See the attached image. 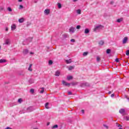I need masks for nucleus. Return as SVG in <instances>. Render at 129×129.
<instances>
[{
    "label": "nucleus",
    "mask_w": 129,
    "mask_h": 129,
    "mask_svg": "<svg viewBox=\"0 0 129 129\" xmlns=\"http://www.w3.org/2000/svg\"><path fill=\"white\" fill-rule=\"evenodd\" d=\"M66 62L67 64H70V63H71V62H72L71 59H70L69 60H66Z\"/></svg>",
    "instance_id": "f3484780"
},
{
    "label": "nucleus",
    "mask_w": 129,
    "mask_h": 129,
    "mask_svg": "<svg viewBox=\"0 0 129 129\" xmlns=\"http://www.w3.org/2000/svg\"><path fill=\"white\" fill-rule=\"evenodd\" d=\"M75 66H70V67H67V68H68L69 70L70 71L71 70H73L75 68Z\"/></svg>",
    "instance_id": "f8f14e48"
},
{
    "label": "nucleus",
    "mask_w": 129,
    "mask_h": 129,
    "mask_svg": "<svg viewBox=\"0 0 129 129\" xmlns=\"http://www.w3.org/2000/svg\"><path fill=\"white\" fill-rule=\"evenodd\" d=\"M113 96H114V94H112L111 95V97H113Z\"/></svg>",
    "instance_id": "8fccbe9b"
},
{
    "label": "nucleus",
    "mask_w": 129,
    "mask_h": 129,
    "mask_svg": "<svg viewBox=\"0 0 129 129\" xmlns=\"http://www.w3.org/2000/svg\"><path fill=\"white\" fill-rule=\"evenodd\" d=\"M33 110H34V108H33V107H30L27 108L28 112H30L31 111H33Z\"/></svg>",
    "instance_id": "0eeeda50"
},
{
    "label": "nucleus",
    "mask_w": 129,
    "mask_h": 129,
    "mask_svg": "<svg viewBox=\"0 0 129 129\" xmlns=\"http://www.w3.org/2000/svg\"><path fill=\"white\" fill-rule=\"evenodd\" d=\"M81 112L82 113H84V110H82Z\"/></svg>",
    "instance_id": "3c124183"
},
{
    "label": "nucleus",
    "mask_w": 129,
    "mask_h": 129,
    "mask_svg": "<svg viewBox=\"0 0 129 129\" xmlns=\"http://www.w3.org/2000/svg\"><path fill=\"white\" fill-rule=\"evenodd\" d=\"M114 3V2H113V1H111V2H110V4H111V5H113Z\"/></svg>",
    "instance_id": "49530a36"
},
{
    "label": "nucleus",
    "mask_w": 129,
    "mask_h": 129,
    "mask_svg": "<svg viewBox=\"0 0 129 129\" xmlns=\"http://www.w3.org/2000/svg\"><path fill=\"white\" fill-rule=\"evenodd\" d=\"M104 127H106V128H108V126L106 125H104Z\"/></svg>",
    "instance_id": "a18cd8bd"
},
{
    "label": "nucleus",
    "mask_w": 129,
    "mask_h": 129,
    "mask_svg": "<svg viewBox=\"0 0 129 129\" xmlns=\"http://www.w3.org/2000/svg\"><path fill=\"white\" fill-rule=\"evenodd\" d=\"M48 105H49V103L48 102H47V103H45V108H47V109H49L50 108L49 107Z\"/></svg>",
    "instance_id": "2eb2a0df"
},
{
    "label": "nucleus",
    "mask_w": 129,
    "mask_h": 129,
    "mask_svg": "<svg viewBox=\"0 0 129 129\" xmlns=\"http://www.w3.org/2000/svg\"><path fill=\"white\" fill-rule=\"evenodd\" d=\"M127 40H128V38L126 37H124L122 40L123 44H125L127 42Z\"/></svg>",
    "instance_id": "39448f33"
},
{
    "label": "nucleus",
    "mask_w": 129,
    "mask_h": 129,
    "mask_svg": "<svg viewBox=\"0 0 129 129\" xmlns=\"http://www.w3.org/2000/svg\"><path fill=\"white\" fill-rule=\"evenodd\" d=\"M34 129H38V128H34Z\"/></svg>",
    "instance_id": "13d9d810"
},
{
    "label": "nucleus",
    "mask_w": 129,
    "mask_h": 129,
    "mask_svg": "<svg viewBox=\"0 0 129 129\" xmlns=\"http://www.w3.org/2000/svg\"><path fill=\"white\" fill-rule=\"evenodd\" d=\"M6 31L7 32H8V31H9V28H8V27H7V28H6Z\"/></svg>",
    "instance_id": "09e8293b"
},
{
    "label": "nucleus",
    "mask_w": 129,
    "mask_h": 129,
    "mask_svg": "<svg viewBox=\"0 0 129 129\" xmlns=\"http://www.w3.org/2000/svg\"><path fill=\"white\" fill-rule=\"evenodd\" d=\"M116 125L117 126H118V127H119V126H122L121 125L119 124H118L117 123H116Z\"/></svg>",
    "instance_id": "a19ab883"
},
{
    "label": "nucleus",
    "mask_w": 129,
    "mask_h": 129,
    "mask_svg": "<svg viewBox=\"0 0 129 129\" xmlns=\"http://www.w3.org/2000/svg\"><path fill=\"white\" fill-rule=\"evenodd\" d=\"M57 127H58V125L55 124V125H54L52 127H51V128H52V129L57 128Z\"/></svg>",
    "instance_id": "5701e85b"
},
{
    "label": "nucleus",
    "mask_w": 129,
    "mask_h": 129,
    "mask_svg": "<svg viewBox=\"0 0 129 129\" xmlns=\"http://www.w3.org/2000/svg\"><path fill=\"white\" fill-rule=\"evenodd\" d=\"M42 90L40 91V93H44V88H41Z\"/></svg>",
    "instance_id": "e433bc0d"
},
{
    "label": "nucleus",
    "mask_w": 129,
    "mask_h": 129,
    "mask_svg": "<svg viewBox=\"0 0 129 129\" xmlns=\"http://www.w3.org/2000/svg\"><path fill=\"white\" fill-rule=\"evenodd\" d=\"M5 129H12V128L10 127H7V128H6Z\"/></svg>",
    "instance_id": "603ef678"
},
{
    "label": "nucleus",
    "mask_w": 129,
    "mask_h": 129,
    "mask_svg": "<svg viewBox=\"0 0 129 129\" xmlns=\"http://www.w3.org/2000/svg\"><path fill=\"white\" fill-rule=\"evenodd\" d=\"M62 83L63 84V85H64L65 86H68V85H70V84L65 82V81H62Z\"/></svg>",
    "instance_id": "423d86ee"
},
{
    "label": "nucleus",
    "mask_w": 129,
    "mask_h": 129,
    "mask_svg": "<svg viewBox=\"0 0 129 129\" xmlns=\"http://www.w3.org/2000/svg\"><path fill=\"white\" fill-rule=\"evenodd\" d=\"M47 125H49V123L47 124Z\"/></svg>",
    "instance_id": "052dcab7"
},
{
    "label": "nucleus",
    "mask_w": 129,
    "mask_h": 129,
    "mask_svg": "<svg viewBox=\"0 0 129 129\" xmlns=\"http://www.w3.org/2000/svg\"><path fill=\"white\" fill-rule=\"evenodd\" d=\"M70 33H74L75 32V28L74 27H72L69 29Z\"/></svg>",
    "instance_id": "7ed1b4c3"
},
{
    "label": "nucleus",
    "mask_w": 129,
    "mask_h": 129,
    "mask_svg": "<svg viewBox=\"0 0 129 129\" xmlns=\"http://www.w3.org/2000/svg\"><path fill=\"white\" fill-rule=\"evenodd\" d=\"M55 76H60V72L59 71H56L55 72Z\"/></svg>",
    "instance_id": "a211bd4d"
},
{
    "label": "nucleus",
    "mask_w": 129,
    "mask_h": 129,
    "mask_svg": "<svg viewBox=\"0 0 129 129\" xmlns=\"http://www.w3.org/2000/svg\"><path fill=\"white\" fill-rule=\"evenodd\" d=\"M97 62H99V61H100V57L99 56L97 57Z\"/></svg>",
    "instance_id": "72a5a7b5"
},
{
    "label": "nucleus",
    "mask_w": 129,
    "mask_h": 129,
    "mask_svg": "<svg viewBox=\"0 0 129 129\" xmlns=\"http://www.w3.org/2000/svg\"><path fill=\"white\" fill-rule=\"evenodd\" d=\"M23 53L24 55H27V54H28V53H29V50L28 49H24Z\"/></svg>",
    "instance_id": "1a4fd4ad"
},
{
    "label": "nucleus",
    "mask_w": 129,
    "mask_h": 129,
    "mask_svg": "<svg viewBox=\"0 0 129 129\" xmlns=\"http://www.w3.org/2000/svg\"><path fill=\"white\" fill-rule=\"evenodd\" d=\"M57 5H58V9H61V8H62V5H61V4L58 3Z\"/></svg>",
    "instance_id": "cd10ccee"
},
{
    "label": "nucleus",
    "mask_w": 129,
    "mask_h": 129,
    "mask_svg": "<svg viewBox=\"0 0 129 129\" xmlns=\"http://www.w3.org/2000/svg\"><path fill=\"white\" fill-rule=\"evenodd\" d=\"M78 0H73V2H77Z\"/></svg>",
    "instance_id": "6e6d98bb"
},
{
    "label": "nucleus",
    "mask_w": 129,
    "mask_h": 129,
    "mask_svg": "<svg viewBox=\"0 0 129 129\" xmlns=\"http://www.w3.org/2000/svg\"><path fill=\"white\" fill-rule=\"evenodd\" d=\"M126 56H129V50L126 51Z\"/></svg>",
    "instance_id": "c9c22d12"
},
{
    "label": "nucleus",
    "mask_w": 129,
    "mask_h": 129,
    "mask_svg": "<svg viewBox=\"0 0 129 129\" xmlns=\"http://www.w3.org/2000/svg\"><path fill=\"white\" fill-rule=\"evenodd\" d=\"M34 3H35V4H37V2H36V1H35Z\"/></svg>",
    "instance_id": "4d7b16f0"
},
{
    "label": "nucleus",
    "mask_w": 129,
    "mask_h": 129,
    "mask_svg": "<svg viewBox=\"0 0 129 129\" xmlns=\"http://www.w3.org/2000/svg\"><path fill=\"white\" fill-rule=\"evenodd\" d=\"M33 66V64L32 63H30L29 65V67L28 68V71H32L33 70L32 69V67Z\"/></svg>",
    "instance_id": "ddd939ff"
},
{
    "label": "nucleus",
    "mask_w": 129,
    "mask_h": 129,
    "mask_svg": "<svg viewBox=\"0 0 129 129\" xmlns=\"http://www.w3.org/2000/svg\"><path fill=\"white\" fill-rule=\"evenodd\" d=\"M34 89H31L30 90V92H31V93H34Z\"/></svg>",
    "instance_id": "ea45409f"
},
{
    "label": "nucleus",
    "mask_w": 129,
    "mask_h": 129,
    "mask_svg": "<svg viewBox=\"0 0 129 129\" xmlns=\"http://www.w3.org/2000/svg\"><path fill=\"white\" fill-rule=\"evenodd\" d=\"M88 55V52H85L83 53V56H87Z\"/></svg>",
    "instance_id": "b1692460"
},
{
    "label": "nucleus",
    "mask_w": 129,
    "mask_h": 129,
    "mask_svg": "<svg viewBox=\"0 0 129 129\" xmlns=\"http://www.w3.org/2000/svg\"><path fill=\"white\" fill-rule=\"evenodd\" d=\"M119 113H120L121 114H122V115H124L125 114H126L125 113V110L123 108H121L119 110Z\"/></svg>",
    "instance_id": "f03ea898"
},
{
    "label": "nucleus",
    "mask_w": 129,
    "mask_h": 129,
    "mask_svg": "<svg viewBox=\"0 0 129 129\" xmlns=\"http://www.w3.org/2000/svg\"><path fill=\"white\" fill-rule=\"evenodd\" d=\"M115 62H116L117 63H118V62H119V59H118V58H116V59H115Z\"/></svg>",
    "instance_id": "58836bf2"
},
{
    "label": "nucleus",
    "mask_w": 129,
    "mask_h": 129,
    "mask_svg": "<svg viewBox=\"0 0 129 129\" xmlns=\"http://www.w3.org/2000/svg\"><path fill=\"white\" fill-rule=\"evenodd\" d=\"M1 46H0V49H1Z\"/></svg>",
    "instance_id": "680f3d73"
},
{
    "label": "nucleus",
    "mask_w": 129,
    "mask_h": 129,
    "mask_svg": "<svg viewBox=\"0 0 129 129\" xmlns=\"http://www.w3.org/2000/svg\"><path fill=\"white\" fill-rule=\"evenodd\" d=\"M71 42H72V43H74L75 42V39H72L71 40Z\"/></svg>",
    "instance_id": "4c0bfd02"
},
{
    "label": "nucleus",
    "mask_w": 129,
    "mask_h": 129,
    "mask_svg": "<svg viewBox=\"0 0 129 129\" xmlns=\"http://www.w3.org/2000/svg\"><path fill=\"white\" fill-rule=\"evenodd\" d=\"M29 83L30 84H32V83H34V80L31 79L29 80Z\"/></svg>",
    "instance_id": "4be33fe9"
},
{
    "label": "nucleus",
    "mask_w": 129,
    "mask_h": 129,
    "mask_svg": "<svg viewBox=\"0 0 129 129\" xmlns=\"http://www.w3.org/2000/svg\"><path fill=\"white\" fill-rule=\"evenodd\" d=\"M7 10L9 12H13V9L11 7H8Z\"/></svg>",
    "instance_id": "a878e982"
},
{
    "label": "nucleus",
    "mask_w": 129,
    "mask_h": 129,
    "mask_svg": "<svg viewBox=\"0 0 129 129\" xmlns=\"http://www.w3.org/2000/svg\"><path fill=\"white\" fill-rule=\"evenodd\" d=\"M110 51H111V50L110 49H107V50H106L107 54H109V53H110Z\"/></svg>",
    "instance_id": "c756f323"
},
{
    "label": "nucleus",
    "mask_w": 129,
    "mask_h": 129,
    "mask_svg": "<svg viewBox=\"0 0 129 129\" xmlns=\"http://www.w3.org/2000/svg\"><path fill=\"white\" fill-rule=\"evenodd\" d=\"M30 54L31 55H34V52H30Z\"/></svg>",
    "instance_id": "de8ad7c7"
},
{
    "label": "nucleus",
    "mask_w": 129,
    "mask_h": 129,
    "mask_svg": "<svg viewBox=\"0 0 129 129\" xmlns=\"http://www.w3.org/2000/svg\"><path fill=\"white\" fill-rule=\"evenodd\" d=\"M16 28H17V26H16V24H13L11 26V29L12 31L16 30Z\"/></svg>",
    "instance_id": "6e6552de"
},
{
    "label": "nucleus",
    "mask_w": 129,
    "mask_h": 129,
    "mask_svg": "<svg viewBox=\"0 0 129 129\" xmlns=\"http://www.w3.org/2000/svg\"><path fill=\"white\" fill-rule=\"evenodd\" d=\"M108 93H109V94H110L111 93V91H109V92H108Z\"/></svg>",
    "instance_id": "5fc2aeb1"
},
{
    "label": "nucleus",
    "mask_w": 129,
    "mask_h": 129,
    "mask_svg": "<svg viewBox=\"0 0 129 129\" xmlns=\"http://www.w3.org/2000/svg\"><path fill=\"white\" fill-rule=\"evenodd\" d=\"M4 10V7H0V11H3Z\"/></svg>",
    "instance_id": "c03bdc74"
},
{
    "label": "nucleus",
    "mask_w": 129,
    "mask_h": 129,
    "mask_svg": "<svg viewBox=\"0 0 129 129\" xmlns=\"http://www.w3.org/2000/svg\"><path fill=\"white\" fill-rule=\"evenodd\" d=\"M81 86L82 87H84V86H89V84L88 83H83L81 84Z\"/></svg>",
    "instance_id": "20e7f679"
},
{
    "label": "nucleus",
    "mask_w": 129,
    "mask_h": 129,
    "mask_svg": "<svg viewBox=\"0 0 129 129\" xmlns=\"http://www.w3.org/2000/svg\"><path fill=\"white\" fill-rule=\"evenodd\" d=\"M10 44V39H6L5 40V43L4 45H9Z\"/></svg>",
    "instance_id": "9b49d317"
},
{
    "label": "nucleus",
    "mask_w": 129,
    "mask_h": 129,
    "mask_svg": "<svg viewBox=\"0 0 129 129\" xmlns=\"http://www.w3.org/2000/svg\"><path fill=\"white\" fill-rule=\"evenodd\" d=\"M68 95H72V92H68Z\"/></svg>",
    "instance_id": "79ce46f5"
},
{
    "label": "nucleus",
    "mask_w": 129,
    "mask_h": 129,
    "mask_svg": "<svg viewBox=\"0 0 129 129\" xmlns=\"http://www.w3.org/2000/svg\"><path fill=\"white\" fill-rule=\"evenodd\" d=\"M119 129H123L122 128H119Z\"/></svg>",
    "instance_id": "bf43d9fd"
},
{
    "label": "nucleus",
    "mask_w": 129,
    "mask_h": 129,
    "mask_svg": "<svg viewBox=\"0 0 129 129\" xmlns=\"http://www.w3.org/2000/svg\"><path fill=\"white\" fill-rule=\"evenodd\" d=\"M78 83L76 82H74L72 83V85H77Z\"/></svg>",
    "instance_id": "7c9ffc66"
},
{
    "label": "nucleus",
    "mask_w": 129,
    "mask_h": 129,
    "mask_svg": "<svg viewBox=\"0 0 129 129\" xmlns=\"http://www.w3.org/2000/svg\"><path fill=\"white\" fill-rule=\"evenodd\" d=\"M18 102L19 103H22V102H23V99H22V98H20L18 99Z\"/></svg>",
    "instance_id": "c85d7f7f"
},
{
    "label": "nucleus",
    "mask_w": 129,
    "mask_h": 129,
    "mask_svg": "<svg viewBox=\"0 0 129 129\" xmlns=\"http://www.w3.org/2000/svg\"><path fill=\"white\" fill-rule=\"evenodd\" d=\"M5 62H7L6 59H0V63H5Z\"/></svg>",
    "instance_id": "412c9836"
},
{
    "label": "nucleus",
    "mask_w": 129,
    "mask_h": 129,
    "mask_svg": "<svg viewBox=\"0 0 129 129\" xmlns=\"http://www.w3.org/2000/svg\"><path fill=\"white\" fill-rule=\"evenodd\" d=\"M80 28H81V26L80 25H78L76 27V29H77V30H79V29H80Z\"/></svg>",
    "instance_id": "473e14b6"
},
{
    "label": "nucleus",
    "mask_w": 129,
    "mask_h": 129,
    "mask_svg": "<svg viewBox=\"0 0 129 129\" xmlns=\"http://www.w3.org/2000/svg\"><path fill=\"white\" fill-rule=\"evenodd\" d=\"M124 118L126 120H129V116H126L125 117H124Z\"/></svg>",
    "instance_id": "f704fd0d"
},
{
    "label": "nucleus",
    "mask_w": 129,
    "mask_h": 129,
    "mask_svg": "<svg viewBox=\"0 0 129 129\" xmlns=\"http://www.w3.org/2000/svg\"><path fill=\"white\" fill-rule=\"evenodd\" d=\"M104 28L103 25H99L96 26L94 29V32H99V31L102 30Z\"/></svg>",
    "instance_id": "f257e3e1"
},
{
    "label": "nucleus",
    "mask_w": 129,
    "mask_h": 129,
    "mask_svg": "<svg viewBox=\"0 0 129 129\" xmlns=\"http://www.w3.org/2000/svg\"><path fill=\"white\" fill-rule=\"evenodd\" d=\"M77 14H78L79 15H80V14H81V10L80 9H79L77 11Z\"/></svg>",
    "instance_id": "bb28decb"
},
{
    "label": "nucleus",
    "mask_w": 129,
    "mask_h": 129,
    "mask_svg": "<svg viewBox=\"0 0 129 129\" xmlns=\"http://www.w3.org/2000/svg\"><path fill=\"white\" fill-rule=\"evenodd\" d=\"M88 33H89V29H86L85 30V34H88Z\"/></svg>",
    "instance_id": "aec40b11"
},
{
    "label": "nucleus",
    "mask_w": 129,
    "mask_h": 129,
    "mask_svg": "<svg viewBox=\"0 0 129 129\" xmlns=\"http://www.w3.org/2000/svg\"><path fill=\"white\" fill-rule=\"evenodd\" d=\"M23 8H24V7L22 5H20V8L19 9H23Z\"/></svg>",
    "instance_id": "37998d69"
},
{
    "label": "nucleus",
    "mask_w": 129,
    "mask_h": 129,
    "mask_svg": "<svg viewBox=\"0 0 129 129\" xmlns=\"http://www.w3.org/2000/svg\"><path fill=\"white\" fill-rule=\"evenodd\" d=\"M73 77L71 76L67 77L68 80H71V79H73Z\"/></svg>",
    "instance_id": "393cba45"
},
{
    "label": "nucleus",
    "mask_w": 129,
    "mask_h": 129,
    "mask_svg": "<svg viewBox=\"0 0 129 129\" xmlns=\"http://www.w3.org/2000/svg\"><path fill=\"white\" fill-rule=\"evenodd\" d=\"M123 20V18H120L117 20V22L120 23V22H122Z\"/></svg>",
    "instance_id": "dca6fc26"
},
{
    "label": "nucleus",
    "mask_w": 129,
    "mask_h": 129,
    "mask_svg": "<svg viewBox=\"0 0 129 129\" xmlns=\"http://www.w3.org/2000/svg\"><path fill=\"white\" fill-rule=\"evenodd\" d=\"M18 2H19L20 3L23 2V0H18Z\"/></svg>",
    "instance_id": "864d4df0"
},
{
    "label": "nucleus",
    "mask_w": 129,
    "mask_h": 129,
    "mask_svg": "<svg viewBox=\"0 0 129 129\" xmlns=\"http://www.w3.org/2000/svg\"><path fill=\"white\" fill-rule=\"evenodd\" d=\"M24 21H25V19L24 18H21L19 19L18 22L19 23H24Z\"/></svg>",
    "instance_id": "4468645a"
},
{
    "label": "nucleus",
    "mask_w": 129,
    "mask_h": 129,
    "mask_svg": "<svg viewBox=\"0 0 129 129\" xmlns=\"http://www.w3.org/2000/svg\"><path fill=\"white\" fill-rule=\"evenodd\" d=\"M48 63L49 65H52L53 64V61L52 60H49Z\"/></svg>",
    "instance_id": "2f4dec72"
},
{
    "label": "nucleus",
    "mask_w": 129,
    "mask_h": 129,
    "mask_svg": "<svg viewBox=\"0 0 129 129\" xmlns=\"http://www.w3.org/2000/svg\"><path fill=\"white\" fill-rule=\"evenodd\" d=\"M99 45H103V44H104V41H103V40H101L99 42Z\"/></svg>",
    "instance_id": "6ab92c4d"
},
{
    "label": "nucleus",
    "mask_w": 129,
    "mask_h": 129,
    "mask_svg": "<svg viewBox=\"0 0 129 129\" xmlns=\"http://www.w3.org/2000/svg\"><path fill=\"white\" fill-rule=\"evenodd\" d=\"M44 14H45V15H49V14H50V10L49 9H46L44 11Z\"/></svg>",
    "instance_id": "9d476101"
}]
</instances>
